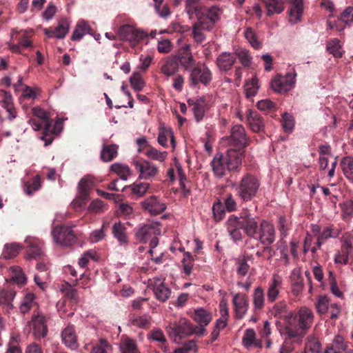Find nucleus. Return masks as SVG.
<instances>
[{
    "mask_svg": "<svg viewBox=\"0 0 353 353\" xmlns=\"http://www.w3.org/2000/svg\"><path fill=\"white\" fill-rule=\"evenodd\" d=\"M226 224L227 230L235 242L242 240V230L248 237L254 239L260 228L259 218L252 214L248 210H243L239 216H231Z\"/></svg>",
    "mask_w": 353,
    "mask_h": 353,
    "instance_id": "f257e3e1",
    "label": "nucleus"
},
{
    "mask_svg": "<svg viewBox=\"0 0 353 353\" xmlns=\"http://www.w3.org/2000/svg\"><path fill=\"white\" fill-rule=\"evenodd\" d=\"M265 3L268 15L280 14L283 10V3H288L289 8L288 21L291 24H296L301 21L303 12V0H262Z\"/></svg>",
    "mask_w": 353,
    "mask_h": 353,
    "instance_id": "f03ea898",
    "label": "nucleus"
},
{
    "mask_svg": "<svg viewBox=\"0 0 353 353\" xmlns=\"http://www.w3.org/2000/svg\"><path fill=\"white\" fill-rule=\"evenodd\" d=\"M241 152L228 150L225 154H216L211 161L214 174L221 178L226 174V171L237 170L241 165Z\"/></svg>",
    "mask_w": 353,
    "mask_h": 353,
    "instance_id": "7ed1b4c3",
    "label": "nucleus"
},
{
    "mask_svg": "<svg viewBox=\"0 0 353 353\" xmlns=\"http://www.w3.org/2000/svg\"><path fill=\"white\" fill-rule=\"evenodd\" d=\"M222 11L216 12L212 9V13L196 17L197 21L192 26V36L197 43H201L206 39L205 32H211L215 24L220 20Z\"/></svg>",
    "mask_w": 353,
    "mask_h": 353,
    "instance_id": "20e7f679",
    "label": "nucleus"
},
{
    "mask_svg": "<svg viewBox=\"0 0 353 353\" xmlns=\"http://www.w3.org/2000/svg\"><path fill=\"white\" fill-rule=\"evenodd\" d=\"M260 185V181L256 176L247 173L235 185L236 195L243 202L250 201L256 196Z\"/></svg>",
    "mask_w": 353,
    "mask_h": 353,
    "instance_id": "39448f33",
    "label": "nucleus"
},
{
    "mask_svg": "<svg viewBox=\"0 0 353 353\" xmlns=\"http://www.w3.org/2000/svg\"><path fill=\"white\" fill-rule=\"evenodd\" d=\"M221 142L223 145L231 147L228 150L240 152L241 159L244 149L249 145L245 130L241 125H235L231 129L230 135L222 138Z\"/></svg>",
    "mask_w": 353,
    "mask_h": 353,
    "instance_id": "423d86ee",
    "label": "nucleus"
},
{
    "mask_svg": "<svg viewBox=\"0 0 353 353\" xmlns=\"http://www.w3.org/2000/svg\"><path fill=\"white\" fill-rule=\"evenodd\" d=\"M277 327L281 336L292 338L294 340L301 341L305 334V332L298 323L296 316L294 315L290 316L283 322H279Z\"/></svg>",
    "mask_w": 353,
    "mask_h": 353,
    "instance_id": "0eeeda50",
    "label": "nucleus"
},
{
    "mask_svg": "<svg viewBox=\"0 0 353 353\" xmlns=\"http://www.w3.org/2000/svg\"><path fill=\"white\" fill-rule=\"evenodd\" d=\"M166 331L174 342L179 343L182 339L192 334V324L186 319H180L170 323Z\"/></svg>",
    "mask_w": 353,
    "mask_h": 353,
    "instance_id": "6e6552de",
    "label": "nucleus"
},
{
    "mask_svg": "<svg viewBox=\"0 0 353 353\" xmlns=\"http://www.w3.org/2000/svg\"><path fill=\"white\" fill-rule=\"evenodd\" d=\"M275 239L276 232L274 225L265 220L261 221L259 233L254 239L264 245L263 252H270L272 250L270 245L275 241Z\"/></svg>",
    "mask_w": 353,
    "mask_h": 353,
    "instance_id": "1a4fd4ad",
    "label": "nucleus"
},
{
    "mask_svg": "<svg viewBox=\"0 0 353 353\" xmlns=\"http://www.w3.org/2000/svg\"><path fill=\"white\" fill-rule=\"evenodd\" d=\"M190 71L189 81L192 87H197L199 84L208 85L212 81V73L205 64H198Z\"/></svg>",
    "mask_w": 353,
    "mask_h": 353,
    "instance_id": "9d476101",
    "label": "nucleus"
},
{
    "mask_svg": "<svg viewBox=\"0 0 353 353\" xmlns=\"http://www.w3.org/2000/svg\"><path fill=\"white\" fill-rule=\"evenodd\" d=\"M52 235L54 241L63 246H70L77 241V234L69 226H55L52 230Z\"/></svg>",
    "mask_w": 353,
    "mask_h": 353,
    "instance_id": "9b49d317",
    "label": "nucleus"
},
{
    "mask_svg": "<svg viewBox=\"0 0 353 353\" xmlns=\"http://www.w3.org/2000/svg\"><path fill=\"white\" fill-rule=\"evenodd\" d=\"M118 34L121 40L130 42L132 46H136L148 37L147 34L143 30L128 24L121 26Z\"/></svg>",
    "mask_w": 353,
    "mask_h": 353,
    "instance_id": "f8f14e48",
    "label": "nucleus"
},
{
    "mask_svg": "<svg viewBox=\"0 0 353 353\" xmlns=\"http://www.w3.org/2000/svg\"><path fill=\"white\" fill-rule=\"evenodd\" d=\"M200 0H185V10L188 14L190 19L209 14L212 13V9H216V12L222 11L221 9L216 6L212 7H206L199 4Z\"/></svg>",
    "mask_w": 353,
    "mask_h": 353,
    "instance_id": "ddd939ff",
    "label": "nucleus"
},
{
    "mask_svg": "<svg viewBox=\"0 0 353 353\" xmlns=\"http://www.w3.org/2000/svg\"><path fill=\"white\" fill-rule=\"evenodd\" d=\"M28 325L35 339L41 340L46 336L48 329L46 319L42 314H34L31 321L28 322Z\"/></svg>",
    "mask_w": 353,
    "mask_h": 353,
    "instance_id": "4468645a",
    "label": "nucleus"
},
{
    "mask_svg": "<svg viewBox=\"0 0 353 353\" xmlns=\"http://www.w3.org/2000/svg\"><path fill=\"white\" fill-rule=\"evenodd\" d=\"M161 234V229L158 223H150L139 228L135 236L137 239L141 242H147L155 235Z\"/></svg>",
    "mask_w": 353,
    "mask_h": 353,
    "instance_id": "2eb2a0df",
    "label": "nucleus"
},
{
    "mask_svg": "<svg viewBox=\"0 0 353 353\" xmlns=\"http://www.w3.org/2000/svg\"><path fill=\"white\" fill-rule=\"evenodd\" d=\"M141 206L145 211L151 215H157L163 212L166 205L159 197L150 196L141 202Z\"/></svg>",
    "mask_w": 353,
    "mask_h": 353,
    "instance_id": "dca6fc26",
    "label": "nucleus"
},
{
    "mask_svg": "<svg viewBox=\"0 0 353 353\" xmlns=\"http://www.w3.org/2000/svg\"><path fill=\"white\" fill-rule=\"evenodd\" d=\"M134 165L136 170L139 173V178L150 179L156 176L159 170L153 163L145 160L134 161Z\"/></svg>",
    "mask_w": 353,
    "mask_h": 353,
    "instance_id": "f3484780",
    "label": "nucleus"
},
{
    "mask_svg": "<svg viewBox=\"0 0 353 353\" xmlns=\"http://www.w3.org/2000/svg\"><path fill=\"white\" fill-rule=\"evenodd\" d=\"M294 83L295 81L291 75L276 76L271 81V88L276 92L284 94L292 89Z\"/></svg>",
    "mask_w": 353,
    "mask_h": 353,
    "instance_id": "a211bd4d",
    "label": "nucleus"
},
{
    "mask_svg": "<svg viewBox=\"0 0 353 353\" xmlns=\"http://www.w3.org/2000/svg\"><path fill=\"white\" fill-rule=\"evenodd\" d=\"M62 121L58 119L54 125L52 124L51 121L49 119L48 122L46 123L43 128L42 136L41 139L45 142V145H50L54 139V135L58 134L62 130Z\"/></svg>",
    "mask_w": 353,
    "mask_h": 353,
    "instance_id": "6ab92c4d",
    "label": "nucleus"
},
{
    "mask_svg": "<svg viewBox=\"0 0 353 353\" xmlns=\"http://www.w3.org/2000/svg\"><path fill=\"white\" fill-rule=\"evenodd\" d=\"M0 105L7 112V119L9 121H12L17 117V110L13 103L12 96L10 92L0 90Z\"/></svg>",
    "mask_w": 353,
    "mask_h": 353,
    "instance_id": "aec40b11",
    "label": "nucleus"
},
{
    "mask_svg": "<svg viewBox=\"0 0 353 353\" xmlns=\"http://www.w3.org/2000/svg\"><path fill=\"white\" fill-rule=\"evenodd\" d=\"M174 58L177 60L178 65L180 64L187 70H190L194 66L195 63V60L192 55L189 45H185L182 47L179 50L177 55Z\"/></svg>",
    "mask_w": 353,
    "mask_h": 353,
    "instance_id": "412c9836",
    "label": "nucleus"
},
{
    "mask_svg": "<svg viewBox=\"0 0 353 353\" xmlns=\"http://www.w3.org/2000/svg\"><path fill=\"white\" fill-rule=\"evenodd\" d=\"M236 316L237 319H242L246 314L248 309V301L245 295L237 293L232 300Z\"/></svg>",
    "mask_w": 353,
    "mask_h": 353,
    "instance_id": "4be33fe9",
    "label": "nucleus"
},
{
    "mask_svg": "<svg viewBox=\"0 0 353 353\" xmlns=\"http://www.w3.org/2000/svg\"><path fill=\"white\" fill-rule=\"evenodd\" d=\"M61 338L66 347L71 350L78 347L77 338L72 325H68L61 333Z\"/></svg>",
    "mask_w": 353,
    "mask_h": 353,
    "instance_id": "5701e85b",
    "label": "nucleus"
},
{
    "mask_svg": "<svg viewBox=\"0 0 353 353\" xmlns=\"http://www.w3.org/2000/svg\"><path fill=\"white\" fill-rule=\"evenodd\" d=\"M236 62V56L230 52H223L216 59V63L221 71L230 70Z\"/></svg>",
    "mask_w": 353,
    "mask_h": 353,
    "instance_id": "b1692460",
    "label": "nucleus"
},
{
    "mask_svg": "<svg viewBox=\"0 0 353 353\" xmlns=\"http://www.w3.org/2000/svg\"><path fill=\"white\" fill-rule=\"evenodd\" d=\"M96 183V179L92 175L88 174L84 176L78 184L79 194H81L83 197H89L90 193L94 186H95Z\"/></svg>",
    "mask_w": 353,
    "mask_h": 353,
    "instance_id": "393cba45",
    "label": "nucleus"
},
{
    "mask_svg": "<svg viewBox=\"0 0 353 353\" xmlns=\"http://www.w3.org/2000/svg\"><path fill=\"white\" fill-rule=\"evenodd\" d=\"M248 121L250 129L254 132H260L264 130L265 122L263 118L256 111H249Z\"/></svg>",
    "mask_w": 353,
    "mask_h": 353,
    "instance_id": "a878e982",
    "label": "nucleus"
},
{
    "mask_svg": "<svg viewBox=\"0 0 353 353\" xmlns=\"http://www.w3.org/2000/svg\"><path fill=\"white\" fill-rule=\"evenodd\" d=\"M69 31V23L66 19L61 20L54 29H46L45 33L48 37L63 39Z\"/></svg>",
    "mask_w": 353,
    "mask_h": 353,
    "instance_id": "bb28decb",
    "label": "nucleus"
},
{
    "mask_svg": "<svg viewBox=\"0 0 353 353\" xmlns=\"http://www.w3.org/2000/svg\"><path fill=\"white\" fill-rule=\"evenodd\" d=\"M153 292L157 299L161 302L166 301L171 294V290L165 283L161 282L160 280L154 283Z\"/></svg>",
    "mask_w": 353,
    "mask_h": 353,
    "instance_id": "cd10ccee",
    "label": "nucleus"
},
{
    "mask_svg": "<svg viewBox=\"0 0 353 353\" xmlns=\"http://www.w3.org/2000/svg\"><path fill=\"white\" fill-rule=\"evenodd\" d=\"M298 317V323L304 332L312 325L314 316L311 310L301 307L299 311Z\"/></svg>",
    "mask_w": 353,
    "mask_h": 353,
    "instance_id": "c85d7f7f",
    "label": "nucleus"
},
{
    "mask_svg": "<svg viewBox=\"0 0 353 353\" xmlns=\"http://www.w3.org/2000/svg\"><path fill=\"white\" fill-rule=\"evenodd\" d=\"M271 312L275 317L280 319L283 321L294 315L293 313L288 310L287 303L285 301H280L276 303L273 306Z\"/></svg>",
    "mask_w": 353,
    "mask_h": 353,
    "instance_id": "c756f323",
    "label": "nucleus"
},
{
    "mask_svg": "<svg viewBox=\"0 0 353 353\" xmlns=\"http://www.w3.org/2000/svg\"><path fill=\"white\" fill-rule=\"evenodd\" d=\"M192 318L199 325L207 326L211 322L212 316L210 312L199 307L194 310Z\"/></svg>",
    "mask_w": 353,
    "mask_h": 353,
    "instance_id": "7c9ffc66",
    "label": "nucleus"
},
{
    "mask_svg": "<svg viewBox=\"0 0 353 353\" xmlns=\"http://www.w3.org/2000/svg\"><path fill=\"white\" fill-rule=\"evenodd\" d=\"M38 304L35 301V295L32 292H28L23 296L19 306L20 312L25 314L32 309L37 308Z\"/></svg>",
    "mask_w": 353,
    "mask_h": 353,
    "instance_id": "2f4dec72",
    "label": "nucleus"
},
{
    "mask_svg": "<svg viewBox=\"0 0 353 353\" xmlns=\"http://www.w3.org/2000/svg\"><path fill=\"white\" fill-rule=\"evenodd\" d=\"M281 285V281L279 276L274 275L269 283L268 290V300L272 303L276 301L279 294V288Z\"/></svg>",
    "mask_w": 353,
    "mask_h": 353,
    "instance_id": "473e14b6",
    "label": "nucleus"
},
{
    "mask_svg": "<svg viewBox=\"0 0 353 353\" xmlns=\"http://www.w3.org/2000/svg\"><path fill=\"white\" fill-rule=\"evenodd\" d=\"M92 31V30L88 23L83 20H81L78 21L73 31L71 39L73 41H79L86 34H91Z\"/></svg>",
    "mask_w": 353,
    "mask_h": 353,
    "instance_id": "72a5a7b5",
    "label": "nucleus"
},
{
    "mask_svg": "<svg viewBox=\"0 0 353 353\" xmlns=\"http://www.w3.org/2000/svg\"><path fill=\"white\" fill-rule=\"evenodd\" d=\"M292 292L298 295L303 288V280L299 270L294 269L290 275Z\"/></svg>",
    "mask_w": 353,
    "mask_h": 353,
    "instance_id": "f704fd0d",
    "label": "nucleus"
},
{
    "mask_svg": "<svg viewBox=\"0 0 353 353\" xmlns=\"http://www.w3.org/2000/svg\"><path fill=\"white\" fill-rule=\"evenodd\" d=\"M120 350L121 353H140L136 341L128 336L122 337Z\"/></svg>",
    "mask_w": 353,
    "mask_h": 353,
    "instance_id": "c9c22d12",
    "label": "nucleus"
},
{
    "mask_svg": "<svg viewBox=\"0 0 353 353\" xmlns=\"http://www.w3.org/2000/svg\"><path fill=\"white\" fill-rule=\"evenodd\" d=\"M125 230V225L120 221L115 223L112 226V231L114 237L117 239L121 245L127 244L128 242Z\"/></svg>",
    "mask_w": 353,
    "mask_h": 353,
    "instance_id": "e433bc0d",
    "label": "nucleus"
},
{
    "mask_svg": "<svg viewBox=\"0 0 353 353\" xmlns=\"http://www.w3.org/2000/svg\"><path fill=\"white\" fill-rule=\"evenodd\" d=\"M150 184L148 183L135 182L133 185L128 187L124 186L122 188V191L130 190L131 194L137 196H143L148 191Z\"/></svg>",
    "mask_w": 353,
    "mask_h": 353,
    "instance_id": "4c0bfd02",
    "label": "nucleus"
},
{
    "mask_svg": "<svg viewBox=\"0 0 353 353\" xmlns=\"http://www.w3.org/2000/svg\"><path fill=\"white\" fill-rule=\"evenodd\" d=\"M119 146L117 144L104 145L101 152V159L104 162L112 161L117 155Z\"/></svg>",
    "mask_w": 353,
    "mask_h": 353,
    "instance_id": "58836bf2",
    "label": "nucleus"
},
{
    "mask_svg": "<svg viewBox=\"0 0 353 353\" xmlns=\"http://www.w3.org/2000/svg\"><path fill=\"white\" fill-rule=\"evenodd\" d=\"M15 295V290L10 286L7 288L2 289L0 291V303L8 305L9 308H12L13 305L12 302Z\"/></svg>",
    "mask_w": 353,
    "mask_h": 353,
    "instance_id": "ea45409f",
    "label": "nucleus"
},
{
    "mask_svg": "<svg viewBox=\"0 0 353 353\" xmlns=\"http://www.w3.org/2000/svg\"><path fill=\"white\" fill-rule=\"evenodd\" d=\"M41 187V179L40 175L37 174L31 180L26 181L24 184L25 192L30 196L39 190Z\"/></svg>",
    "mask_w": 353,
    "mask_h": 353,
    "instance_id": "a19ab883",
    "label": "nucleus"
},
{
    "mask_svg": "<svg viewBox=\"0 0 353 353\" xmlns=\"http://www.w3.org/2000/svg\"><path fill=\"white\" fill-rule=\"evenodd\" d=\"M219 312L221 317L216 320L214 327L219 329L220 331L225 328L227 325L228 319L229 316L228 308L225 303L221 302L219 304Z\"/></svg>",
    "mask_w": 353,
    "mask_h": 353,
    "instance_id": "79ce46f5",
    "label": "nucleus"
},
{
    "mask_svg": "<svg viewBox=\"0 0 353 353\" xmlns=\"http://www.w3.org/2000/svg\"><path fill=\"white\" fill-rule=\"evenodd\" d=\"M178 69L177 60L174 57L167 59L161 68V72L167 76L173 75Z\"/></svg>",
    "mask_w": 353,
    "mask_h": 353,
    "instance_id": "37998d69",
    "label": "nucleus"
},
{
    "mask_svg": "<svg viewBox=\"0 0 353 353\" xmlns=\"http://www.w3.org/2000/svg\"><path fill=\"white\" fill-rule=\"evenodd\" d=\"M249 256H244L243 258H239L236 261V271L238 276L241 277L245 276L250 268V266L248 263V261L250 259Z\"/></svg>",
    "mask_w": 353,
    "mask_h": 353,
    "instance_id": "c03bdc74",
    "label": "nucleus"
},
{
    "mask_svg": "<svg viewBox=\"0 0 353 353\" xmlns=\"http://www.w3.org/2000/svg\"><path fill=\"white\" fill-rule=\"evenodd\" d=\"M341 166L347 179L353 181V157H343L341 161Z\"/></svg>",
    "mask_w": 353,
    "mask_h": 353,
    "instance_id": "a18cd8bd",
    "label": "nucleus"
},
{
    "mask_svg": "<svg viewBox=\"0 0 353 353\" xmlns=\"http://www.w3.org/2000/svg\"><path fill=\"white\" fill-rule=\"evenodd\" d=\"M110 170L117 174L123 181H126L131 174L130 169L128 165L119 163H113L110 166Z\"/></svg>",
    "mask_w": 353,
    "mask_h": 353,
    "instance_id": "49530a36",
    "label": "nucleus"
},
{
    "mask_svg": "<svg viewBox=\"0 0 353 353\" xmlns=\"http://www.w3.org/2000/svg\"><path fill=\"white\" fill-rule=\"evenodd\" d=\"M112 350V347L108 341L103 338H101L98 342L93 345L90 353H110Z\"/></svg>",
    "mask_w": 353,
    "mask_h": 353,
    "instance_id": "de8ad7c7",
    "label": "nucleus"
},
{
    "mask_svg": "<svg viewBox=\"0 0 353 353\" xmlns=\"http://www.w3.org/2000/svg\"><path fill=\"white\" fill-rule=\"evenodd\" d=\"M10 276L13 281L18 285H23L26 283V276L19 266H12L10 268Z\"/></svg>",
    "mask_w": 353,
    "mask_h": 353,
    "instance_id": "09e8293b",
    "label": "nucleus"
},
{
    "mask_svg": "<svg viewBox=\"0 0 353 353\" xmlns=\"http://www.w3.org/2000/svg\"><path fill=\"white\" fill-rule=\"evenodd\" d=\"M21 247L16 243L6 244L4 247L2 256L6 259L15 257L21 250Z\"/></svg>",
    "mask_w": 353,
    "mask_h": 353,
    "instance_id": "8fccbe9b",
    "label": "nucleus"
},
{
    "mask_svg": "<svg viewBox=\"0 0 353 353\" xmlns=\"http://www.w3.org/2000/svg\"><path fill=\"white\" fill-rule=\"evenodd\" d=\"M205 110V99L203 97L198 99V103L192 108V111L197 122H200L203 119Z\"/></svg>",
    "mask_w": 353,
    "mask_h": 353,
    "instance_id": "3c124183",
    "label": "nucleus"
},
{
    "mask_svg": "<svg viewBox=\"0 0 353 353\" xmlns=\"http://www.w3.org/2000/svg\"><path fill=\"white\" fill-rule=\"evenodd\" d=\"M265 297L263 290L261 287H257L253 293V304L256 310H261L264 306Z\"/></svg>",
    "mask_w": 353,
    "mask_h": 353,
    "instance_id": "603ef678",
    "label": "nucleus"
},
{
    "mask_svg": "<svg viewBox=\"0 0 353 353\" xmlns=\"http://www.w3.org/2000/svg\"><path fill=\"white\" fill-rule=\"evenodd\" d=\"M259 88L257 78L253 77L244 85L245 95L248 98L254 96Z\"/></svg>",
    "mask_w": 353,
    "mask_h": 353,
    "instance_id": "864d4df0",
    "label": "nucleus"
},
{
    "mask_svg": "<svg viewBox=\"0 0 353 353\" xmlns=\"http://www.w3.org/2000/svg\"><path fill=\"white\" fill-rule=\"evenodd\" d=\"M327 50L336 58H339L343 56L340 42L337 39H334L327 43Z\"/></svg>",
    "mask_w": 353,
    "mask_h": 353,
    "instance_id": "5fc2aeb1",
    "label": "nucleus"
},
{
    "mask_svg": "<svg viewBox=\"0 0 353 353\" xmlns=\"http://www.w3.org/2000/svg\"><path fill=\"white\" fill-rule=\"evenodd\" d=\"M43 252L41 247L34 243H31L27 249V257L28 259H41Z\"/></svg>",
    "mask_w": 353,
    "mask_h": 353,
    "instance_id": "6e6d98bb",
    "label": "nucleus"
},
{
    "mask_svg": "<svg viewBox=\"0 0 353 353\" xmlns=\"http://www.w3.org/2000/svg\"><path fill=\"white\" fill-rule=\"evenodd\" d=\"M194 261V256L191 253L188 252L184 254V258L183 259L181 263L183 272L186 275H190L192 273Z\"/></svg>",
    "mask_w": 353,
    "mask_h": 353,
    "instance_id": "4d7b16f0",
    "label": "nucleus"
},
{
    "mask_svg": "<svg viewBox=\"0 0 353 353\" xmlns=\"http://www.w3.org/2000/svg\"><path fill=\"white\" fill-rule=\"evenodd\" d=\"M132 325L141 329H148L150 326V318L147 315L137 316L131 319Z\"/></svg>",
    "mask_w": 353,
    "mask_h": 353,
    "instance_id": "13d9d810",
    "label": "nucleus"
},
{
    "mask_svg": "<svg viewBox=\"0 0 353 353\" xmlns=\"http://www.w3.org/2000/svg\"><path fill=\"white\" fill-rule=\"evenodd\" d=\"M145 154L148 158L161 162L164 161L168 155L167 152H160L152 146L150 147Z\"/></svg>",
    "mask_w": 353,
    "mask_h": 353,
    "instance_id": "bf43d9fd",
    "label": "nucleus"
},
{
    "mask_svg": "<svg viewBox=\"0 0 353 353\" xmlns=\"http://www.w3.org/2000/svg\"><path fill=\"white\" fill-rule=\"evenodd\" d=\"M236 58L238 57L241 64L244 67H249L251 64V57L249 52L245 49H239L235 51L234 54Z\"/></svg>",
    "mask_w": 353,
    "mask_h": 353,
    "instance_id": "052dcab7",
    "label": "nucleus"
},
{
    "mask_svg": "<svg viewBox=\"0 0 353 353\" xmlns=\"http://www.w3.org/2000/svg\"><path fill=\"white\" fill-rule=\"evenodd\" d=\"M132 87L135 91H141L145 86V82L139 72H134L130 79Z\"/></svg>",
    "mask_w": 353,
    "mask_h": 353,
    "instance_id": "680f3d73",
    "label": "nucleus"
},
{
    "mask_svg": "<svg viewBox=\"0 0 353 353\" xmlns=\"http://www.w3.org/2000/svg\"><path fill=\"white\" fill-rule=\"evenodd\" d=\"M172 135V130L162 127L159 129L157 141L163 148H168V139Z\"/></svg>",
    "mask_w": 353,
    "mask_h": 353,
    "instance_id": "e2e57ef3",
    "label": "nucleus"
},
{
    "mask_svg": "<svg viewBox=\"0 0 353 353\" xmlns=\"http://www.w3.org/2000/svg\"><path fill=\"white\" fill-rule=\"evenodd\" d=\"M330 306L329 299L326 296H321L316 303V310L320 314L327 313Z\"/></svg>",
    "mask_w": 353,
    "mask_h": 353,
    "instance_id": "0e129e2a",
    "label": "nucleus"
},
{
    "mask_svg": "<svg viewBox=\"0 0 353 353\" xmlns=\"http://www.w3.org/2000/svg\"><path fill=\"white\" fill-rule=\"evenodd\" d=\"M65 296L69 304L72 306L76 305L79 302V296L77 290L69 286L65 290Z\"/></svg>",
    "mask_w": 353,
    "mask_h": 353,
    "instance_id": "69168bd1",
    "label": "nucleus"
},
{
    "mask_svg": "<svg viewBox=\"0 0 353 353\" xmlns=\"http://www.w3.org/2000/svg\"><path fill=\"white\" fill-rule=\"evenodd\" d=\"M341 20H342L345 25L351 26L353 24V7L349 6L346 8L341 14Z\"/></svg>",
    "mask_w": 353,
    "mask_h": 353,
    "instance_id": "338daca9",
    "label": "nucleus"
},
{
    "mask_svg": "<svg viewBox=\"0 0 353 353\" xmlns=\"http://www.w3.org/2000/svg\"><path fill=\"white\" fill-rule=\"evenodd\" d=\"M305 351L306 353H321V343L314 339L310 340L305 345Z\"/></svg>",
    "mask_w": 353,
    "mask_h": 353,
    "instance_id": "774afa93",
    "label": "nucleus"
}]
</instances>
